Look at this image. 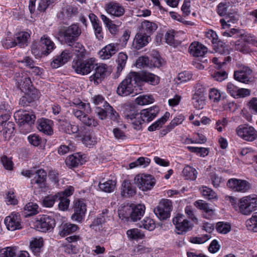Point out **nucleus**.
Listing matches in <instances>:
<instances>
[{
  "instance_id": "nucleus-16",
  "label": "nucleus",
  "mask_w": 257,
  "mask_h": 257,
  "mask_svg": "<svg viewBox=\"0 0 257 257\" xmlns=\"http://www.w3.org/2000/svg\"><path fill=\"white\" fill-rule=\"evenodd\" d=\"M16 81L19 84V87L22 91L27 93L31 92L33 87L31 78L27 76L25 72L16 74Z\"/></svg>"
},
{
  "instance_id": "nucleus-32",
  "label": "nucleus",
  "mask_w": 257,
  "mask_h": 257,
  "mask_svg": "<svg viewBox=\"0 0 257 257\" xmlns=\"http://www.w3.org/2000/svg\"><path fill=\"white\" fill-rule=\"evenodd\" d=\"M38 129L44 134L51 135L53 133L52 129L53 121L51 120L42 118L38 121Z\"/></svg>"
},
{
  "instance_id": "nucleus-20",
  "label": "nucleus",
  "mask_w": 257,
  "mask_h": 257,
  "mask_svg": "<svg viewBox=\"0 0 257 257\" xmlns=\"http://www.w3.org/2000/svg\"><path fill=\"white\" fill-rule=\"evenodd\" d=\"M23 175L28 178L34 176L33 181L37 184L44 185L47 176L46 172L43 169H39L36 171L34 170H26L22 172Z\"/></svg>"
},
{
  "instance_id": "nucleus-1",
  "label": "nucleus",
  "mask_w": 257,
  "mask_h": 257,
  "mask_svg": "<svg viewBox=\"0 0 257 257\" xmlns=\"http://www.w3.org/2000/svg\"><path fill=\"white\" fill-rule=\"evenodd\" d=\"M226 198L233 208L239 207V211L245 215H249L257 208V196L250 195L242 197L237 203V199L232 196H226Z\"/></svg>"
},
{
  "instance_id": "nucleus-11",
  "label": "nucleus",
  "mask_w": 257,
  "mask_h": 257,
  "mask_svg": "<svg viewBox=\"0 0 257 257\" xmlns=\"http://www.w3.org/2000/svg\"><path fill=\"white\" fill-rule=\"evenodd\" d=\"M172 209V204L169 199L162 200L154 212L160 220H166L170 216V212Z\"/></svg>"
},
{
  "instance_id": "nucleus-47",
  "label": "nucleus",
  "mask_w": 257,
  "mask_h": 257,
  "mask_svg": "<svg viewBox=\"0 0 257 257\" xmlns=\"http://www.w3.org/2000/svg\"><path fill=\"white\" fill-rule=\"evenodd\" d=\"M246 225L249 230L257 232V212H254L251 217L246 221Z\"/></svg>"
},
{
  "instance_id": "nucleus-57",
  "label": "nucleus",
  "mask_w": 257,
  "mask_h": 257,
  "mask_svg": "<svg viewBox=\"0 0 257 257\" xmlns=\"http://www.w3.org/2000/svg\"><path fill=\"white\" fill-rule=\"evenodd\" d=\"M127 59V56L123 53H119L118 55L117 59V72L121 71L124 67L126 60Z\"/></svg>"
},
{
  "instance_id": "nucleus-8",
  "label": "nucleus",
  "mask_w": 257,
  "mask_h": 257,
  "mask_svg": "<svg viewBox=\"0 0 257 257\" xmlns=\"http://www.w3.org/2000/svg\"><path fill=\"white\" fill-rule=\"evenodd\" d=\"M64 41L69 46L76 41L81 34V29L77 24L64 27L63 31Z\"/></svg>"
},
{
  "instance_id": "nucleus-30",
  "label": "nucleus",
  "mask_w": 257,
  "mask_h": 257,
  "mask_svg": "<svg viewBox=\"0 0 257 257\" xmlns=\"http://www.w3.org/2000/svg\"><path fill=\"white\" fill-rule=\"evenodd\" d=\"M43 239L42 237L34 238L30 244L31 250L36 257H40L43 251Z\"/></svg>"
},
{
  "instance_id": "nucleus-24",
  "label": "nucleus",
  "mask_w": 257,
  "mask_h": 257,
  "mask_svg": "<svg viewBox=\"0 0 257 257\" xmlns=\"http://www.w3.org/2000/svg\"><path fill=\"white\" fill-rule=\"evenodd\" d=\"M94 73L90 77V80H94L96 83H100L104 78L107 71L106 65L95 63Z\"/></svg>"
},
{
  "instance_id": "nucleus-5",
  "label": "nucleus",
  "mask_w": 257,
  "mask_h": 257,
  "mask_svg": "<svg viewBox=\"0 0 257 257\" xmlns=\"http://www.w3.org/2000/svg\"><path fill=\"white\" fill-rule=\"evenodd\" d=\"M159 111V108L157 106H154L142 110L140 112V114H138L137 117V118L139 119L138 120L134 122L135 130H140L142 128V124L144 122H149L152 121L156 117Z\"/></svg>"
},
{
  "instance_id": "nucleus-51",
  "label": "nucleus",
  "mask_w": 257,
  "mask_h": 257,
  "mask_svg": "<svg viewBox=\"0 0 257 257\" xmlns=\"http://www.w3.org/2000/svg\"><path fill=\"white\" fill-rule=\"evenodd\" d=\"M154 98L151 95H141L135 99L137 104L144 105L153 103Z\"/></svg>"
},
{
  "instance_id": "nucleus-17",
  "label": "nucleus",
  "mask_w": 257,
  "mask_h": 257,
  "mask_svg": "<svg viewBox=\"0 0 257 257\" xmlns=\"http://www.w3.org/2000/svg\"><path fill=\"white\" fill-rule=\"evenodd\" d=\"M234 78L239 82L248 84L253 81L252 70L248 67L243 66L238 70L234 71Z\"/></svg>"
},
{
  "instance_id": "nucleus-56",
  "label": "nucleus",
  "mask_w": 257,
  "mask_h": 257,
  "mask_svg": "<svg viewBox=\"0 0 257 257\" xmlns=\"http://www.w3.org/2000/svg\"><path fill=\"white\" fill-rule=\"evenodd\" d=\"M14 123L12 121H8L1 125L0 132H3V134L11 135L14 130Z\"/></svg>"
},
{
  "instance_id": "nucleus-64",
  "label": "nucleus",
  "mask_w": 257,
  "mask_h": 257,
  "mask_svg": "<svg viewBox=\"0 0 257 257\" xmlns=\"http://www.w3.org/2000/svg\"><path fill=\"white\" fill-rule=\"evenodd\" d=\"M240 37L244 42L251 44L257 47V39L254 36L250 34L242 33V35H240Z\"/></svg>"
},
{
  "instance_id": "nucleus-9",
  "label": "nucleus",
  "mask_w": 257,
  "mask_h": 257,
  "mask_svg": "<svg viewBox=\"0 0 257 257\" xmlns=\"http://www.w3.org/2000/svg\"><path fill=\"white\" fill-rule=\"evenodd\" d=\"M134 182L136 185L144 191L151 190L156 183L154 177L145 174L137 175L135 177Z\"/></svg>"
},
{
  "instance_id": "nucleus-63",
  "label": "nucleus",
  "mask_w": 257,
  "mask_h": 257,
  "mask_svg": "<svg viewBox=\"0 0 257 257\" xmlns=\"http://www.w3.org/2000/svg\"><path fill=\"white\" fill-rule=\"evenodd\" d=\"M212 46L214 50L216 53L223 54L225 52L224 43L222 41L218 39L216 42L213 43Z\"/></svg>"
},
{
  "instance_id": "nucleus-43",
  "label": "nucleus",
  "mask_w": 257,
  "mask_h": 257,
  "mask_svg": "<svg viewBox=\"0 0 257 257\" xmlns=\"http://www.w3.org/2000/svg\"><path fill=\"white\" fill-rule=\"evenodd\" d=\"M72 48L73 53L76 55L78 58H82L84 57L86 50L84 46L78 42H74L70 46Z\"/></svg>"
},
{
  "instance_id": "nucleus-3",
  "label": "nucleus",
  "mask_w": 257,
  "mask_h": 257,
  "mask_svg": "<svg viewBox=\"0 0 257 257\" xmlns=\"http://www.w3.org/2000/svg\"><path fill=\"white\" fill-rule=\"evenodd\" d=\"M145 209V205L141 204L135 206H125L118 210V216L122 219L130 218L133 221H136L144 215Z\"/></svg>"
},
{
  "instance_id": "nucleus-52",
  "label": "nucleus",
  "mask_w": 257,
  "mask_h": 257,
  "mask_svg": "<svg viewBox=\"0 0 257 257\" xmlns=\"http://www.w3.org/2000/svg\"><path fill=\"white\" fill-rule=\"evenodd\" d=\"M16 247H7L0 250V257H14L16 254Z\"/></svg>"
},
{
  "instance_id": "nucleus-7",
  "label": "nucleus",
  "mask_w": 257,
  "mask_h": 257,
  "mask_svg": "<svg viewBox=\"0 0 257 257\" xmlns=\"http://www.w3.org/2000/svg\"><path fill=\"white\" fill-rule=\"evenodd\" d=\"M95 60L91 58L85 60L79 59L74 60L72 63V67L75 71L82 75L89 73L95 67Z\"/></svg>"
},
{
  "instance_id": "nucleus-59",
  "label": "nucleus",
  "mask_w": 257,
  "mask_h": 257,
  "mask_svg": "<svg viewBox=\"0 0 257 257\" xmlns=\"http://www.w3.org/2000/svg\"><path fill=\"white\" fill-rule=\"evenodd\" d=\"M72 103L75 106H78L80 109H83L87 113H91L92 112L90 105L89 103H85L80 100H74Z\"/></svg>"
},
{
  "instance_id": "nucleus-36",
  "label": "nucleus",
  "mask_w": 257,
  "mask_h": 257,
  "mask_svg": "<svg viewBox=\"0 0 257 257\" xmlns=\"http://www.w3.org/2000/svg\"><path fill=\"white\" fill-rule=\"evenodd\" d=\"M30 37V34L26 32H21L15 35L16 46L24 48L28 45V40Z\"/></svg>"
},
{
  "instance_id": "nucleus-39",
  "label": "nucleus",
  "mask_w": 257,
  "mask_h": 257,
  "mask_svg": "<svg viewBox=\"0 0 257 257\" xmlns=\"http://www.w3.org/2000/svg\"><path fill=\"white\" fill-rule=\"evenodd\" d=\"M158 28V25L154 22L149 21H145L142 23V29L141 31L148 34L150 37Z\"/></svg>"
},
{
  "instance_id": "nucleus-31",
  "label": "nucleus",
  "mask_w": 257,
  "mask_h": 257,
  "mask_svg": "<svg viewBox=\"0 0 257 257\" xmlns=\"http://www.w3.org/2000/svg\"><path fill=\"white\" fill-rule=\"evenodd\" d=\"M106 11L108 14L115 17H120L124 13V9L121 5L115 2H110L107 4Z\"/></svg>"
},
{
  "instance_id": "nucleus-26",
  "label": "nucleus",
  "mask_w": 257,
  "mask_h": 257,
  "mask_svg": "<svg viewBox=\"0 0 257 257\" xmlns=\"http://www.w3.org/2000/svg\"><path fill=\"white\" fill-rule=\"evenodd\" d=\"M108 213V210L107 209L103 210L102 213L100 214L90 225V227L96 231L102 230L103 229L102 224L109 219L107 215Z\"/></svg>"
},
{
  "instance_id": "nucleus-38",
  "label": "nucleus",
  "mask_w": 257,
  "mask_h": 257,
  "mask_svg": "<svg viewBox=\"0 0 257 257\" xmlns=\"http://www.w3.org/2000/svg\"><path fill=\"white\" fill-rule=\"evenodd\" d=\"M83 162L82 156L78 154L69 156L66 160V164L70 167H77L82 165Z\"/></svg>"
},
{
  "instance_id": "nucleus-28",
  "label": "nucleus",
  "mask_w": 257,
  "mask_h": 257,
  "mask_svg": "<svg viewBox=\"0 0 257 257\" xmlns=\"http://www.w3.org/2000/svg\"><path fill=\"white\" fill-rule=\"evenodd\" d=\"M189 51L194 57H201L207 52V48L199 42H193L189 46Z\"/></svg>"
},
{
  "instance_id": "nucleus-4",
  "label": "nucleus",
  "mask_w": 257,
  "mask_h": 257,
  "mask_svg": "<svg viewBox=\"0 0 257 257\" xmlns=\"http://www.w3.org/2000/svg\"><path fill=\"white\" fill-rule=\"evenodd\" d=\"M137 73L133 72L118 86L117 93L121 96H127L133 92L134 84L138 82Z\"/></svg>"
},
{
  "instance_id": "nucleus-14",
  "label": "nucleus",
  "mask_w": 257,
  "mask_h": 257,
  "mask_svg": "<svg viewBox=\"0 0 257 257\" xmlns=\"http://www.w3.org/2000/svg\"><path fill=\"white\" fill-rule=\"evenodd\" d=\"M74 115L84 125L90 127H95L98 125V122L93 116L88 115L85 111L81 110L73 109L72 111Z\"/></svg>"
},
{
  "instance_id": "nucleus-22",
  "label": "nucleus",
  "mask_w": 257,
  "mask_h": 257,
  "mask_svg": "<svg viewBox=\"0 0 257 257\" xmlns=\"http://www.w3.org/2000/svg\"><path fill=\"white\" fill-rule=\"evenodd\" d=\"M123 114L125 119L132 121L133 126L135 129L134 122L138 120L139 119L137 117L140 113L138 112L135 106L130 104H125L123 108Z\"/></svg>"
},
{
  "instance_id": "nucleus-44",
  "label": "nucleus",
  "mask_w": 257,
  "mask_h": 257,
  "mask_svg": "<svg viewBox=\"0 0 257 257\" xmlns=\"http://www.w3.org/2000/svg\"><path fill=\"white\" fill-rule=\"evenodd\" d=\"M99 139L96 137L95 135L92 133L86 134L83 139V143L87 146L90 147L97 143Z\"/></svg>"
},
{
  "instance_id": "nucleus-19",
  "label": "nucleus",
  "mask_w": 257,
  "mask_h": 257,
  "mask_svg": "<svg viewBox=\"0 0 257 257\" xmlns=\"http://www.w3.org/2000/svg\"><path fill=\"white\" fill-rule=\"evenodd\" d=\"M86 211V206L84 201L78 200L75 202L74 206V213L72 215V219L77 222H81L84 219Z\"/></svg>"
},
{
  "instance_id": "nucleus-6",
  "label": "nucleus",
  "mask_w": 257,
  "mask_h": 257,
  "mask_svg": "<svg viewBox=\"0 0 257 257\" xmlns=\"http://www.w3.org/2000/svg\"><path fill=\"white\" fill-rule=\"evenodd\" d=\"M159 111V108L157 106H154L142 110L140 112V114H138L137 117V118L139 119L138 120L134 122L135 130H140L142 128V124L144 122H149L152 121L156 117Z\"/></svg>"
},
{
  "instance_id": "nucleus-40",
  "label": "nucleus",
  "mask_w": 257,
  "mask_h": 257,
  "mask_svg": "<svg viewBox=\"0 0 257 257\" xmlns=\"http://www.w3.org/2000/svg\"><path fill=\"white\" fill-rule=\"evenodd\" d=\"M197 174L195 169L189 165H186L182 171V176L186 180H195Z\"/></svg>"
},
{
  "instance_id": "nucleus-48",
  "label": "nucleus",
  "mask_w": 257,
  "mask_h": 257,
  "mask_svg": "<svg viewBox=\"0 0 257 257\" xmlns=\"http://www.w3.org/2000/svg\"><path fill=\"white\" fill-rule=\"evenodd\" d=\"M115 187V183L112 180H108L103 183L99 184V187L100 190L105 192H112Z\"/></svg>"
},
{
  "instance_id": "nucleus-42",
  "label": "nucleus",
  "mask_w": 257,
  "mask_h": 257,
  "mask_svg": "<svg viewBox=\"0 0 257 257\" xmlns=\"http://www.w3.org/2000/svg\"><path fill=\"white\" fill-rule=\"evenodd\" d=\"M38 206L33 202L27 203L24 207L23 213L25 217L35 215L38 213Z\"/></svg>"
},
{
  "instance_id": "nucleus-10",
  "label": "nucleus",
  "mask_w": 257,
  "mask_h": 257,
  "mask_svg": "<svg viewBox=\"0 0 257 257\" xmlns=\"http://www.w3.org/2000/svg\"><path fill=\"white\" fill-rule=\"evenodd\" d=\"M207 88L201 84L196 86V91L192 97L194 106L198 109H202L205 104Z\"/></svg>"
},
{
  "instance_id": "nucleus-33",
  "label": "nucleus",
  "mask_w": 257,
  "mask_h": 257,
  "mask_svg": "<svg viewBox=\"0 0 257 257\" xmlns=\"http://www.w3.org/2000/svg\"><path fill=\"white\" fill-rule=\"evenodd\" d=\"M42 49V53L45 55L50 54L55 48V44L47 36H43L40 42Z\"/></svg>"
},
{
  "instance_id": "nucleus-21",
  "label": "nucleus",
  "mask_w": 257,
  "mask_h": 257,
  "mask_svg": "<svg viewBox=\"0 0 257 257\" xmlns=\"http://www.w3.org/2000/svg\"><path fill=\"white\" fill-rule=\"evenodd\" d=\"M5 223L8 230L14 231L22 228L20 214L12 213L6 217Z\"/></svg>"
},
{
  "instance_id": "nucleus-2",
  "label": "nucleus",
  "mask_w": 257,
  "mask_h": 257,
  "mask_svg": "<svg viewBox=\"0 0 257 257\" xmlns=\"http://www.w3.org/2000/svg\"><path fill=\"white\" fill-rule=\"evenodd\" d=\"M15 119L18 121L22 133L27 134L32 130V125L34 123L36 116L33 111L19 110L14 114Z\"/></svg>"
},
{
  "instance_id": "nucleus-55",
  "label": "nucleus",
  "mask_w": 257,
  "mask_h": 257,
  "mask_svg": "<svg viewBox=\"0 0 257 257\" xmlns=\"http://www.w3.org/2000/svg\"><path fill=\"white\" fill-rule=\"evenodd\" d=\"M103 106L106 109L107 115H108L111 119L114 121L117 120L119 115L113 107L109 105L107 102H104Z\"/></svg>"
},
{
  "instance_id": "nucleus-49",
  "label": "nucleus",
  "mask_w": 257,
  "mask_h": 257,
  "mask_svg": "<svg viewBox=\"0 0 257 257\" xmlns=\"http://www.w3.org/2000/svg\"><path fill=\"white\" fill-rule=\"evenodd\" d=\"M35 97L36 96L33 93H32V95H31V92L25 93V95L20 98L19 104L23 106H28L34 101Z\"/></svg>"
},
{
  "instance_id": "nucleus-29",
  "label": "nucleus",
  "mask_w": 257,
  "mask_h": 257,
  "mask_svg": "<svg viewBox=\"0 0 257 257\" xmlns=\"http://www.w3.org/2000/svg\"><path fill=\"white\" fill-rule=\"evenodd\" d=\"M137 77H139L138 82L143 81L152 85H156L160 82V78L158 76L150 72H144L141 74L137 73Z\"/></svg>"
},
{
  "instance_id": "nucleus-61",
  "label": "nucleus",
  "mask_w": 257,
  "mask_h": 257,
  "mask_svg": "<svg viewBox=\"0 0 257 257\" xmlns=\"http://www.w3.org/2000/svg\"><path fill=\"white\" fill-rule=\"evenodd\" d=\"M187 148L190 152L196 153L201 157L207 156L209 153L208 149L205 148L189 146Z\"/></svg>"
},
{
  "instance_id": "nucleus-13",
  "label": "nucleus",
  "mask_w": 257,
  "mask_h": 257,
  "mask_svg": "<svg viewBox=\"0 0 257 257\" xmlns=\"http://www.w3.org/2000/svg\"><path fill=\"white\" fill-rule=\"evenodd\" d=\"M55 219L47 215H43L35 222L37 229L44 232L51 230L55 227Z\"/></svg>"
},
{
  "instance_id": "nucleus-46",
  "label": "nucleus",
  "mask_w": 257,
  "mask_h": 257,
  "mask_svg": "<svg viewBox=\"0 0 257 257\" xmlns=\"http://www.w3.org/2000/svg\"><path fill=\"white\" fill-rule=\"evenodd\" d=\"M150 162L151 160L149 158L141 157L135 161L130 164V168L133 169L139 166H142L143 168H145L150 164Z\"/></svg>"
},
{
  "instance_id": "nucleus-15",
  "label": "nucleus",
  "mask_w": 257,
  "mask_h": 257,
  "mask_svg": "<svg viewBox=\"0 0 257 257\" xmlns=\"http://www.w3.org/2000/svg\"><path fill=\"white\" fill-rule=\"evenodd\" d=\"M173 223L175 225L177 230V233L179 234H183L190 230L192 227L191 223L187 219L184 218L182 214H178L173 219Z\"/></svg>"
},
{
  "instance_id": "nucleus-62",
  "label": "nucleus",
  "mask_w": 257,
  "mask_h": 257,
  "mask_svg": "<svg viewBox=\"0 0 257 257\" xmlns=\"http://www.w3.org/2000/svg\"><path fill=\"white\" fill-rule=\"evenodd\" d=\"M2 43L3 46L6 49L11 48L16 46L15 37L14 38L6 37L2 40Z\"/></svg>"
},
{
  "instance_id": "nucleus-54",
  "label": "nucleus",
  "mask_w": 257,
  "mask_h": 257,
  "mask_svg": "<svg viewBox=\"0 0 257 257\" xmlns=\"http://www.w3.org/2000/svg\"><path fill=\"white\" fill-rule=\"evenodd\" d=\"M127 236L133 239H142L144 237V234L138 228L129 229L126 231Z\"/></svg>"
},
{
  "instance_id": "nucleus-45",
  "label": "nucleus",
  "mask_w": 257,
  "mask_h": 257,
  "mask_svg": "<svg viewBox=\"0 0 257 257\" xmlns=\"http://www.w3.org/2000/svg\"><path fill=\"white\" fill-rule=\"evenodd\" d=\"M199 191L202 196L206 199L211 200L217 198L216 193L211 188L202 186L199 188Z\"/></svg>"
},
{
  "instance_id": "nucleus-58",
  "label": "nucleus",
  "mask_w": 257,
  "mask_h": 257,
  "mask_svg": "<svg viewBox=\"0 0 257 257\" xmlns=\"http://www.w3.org/2000/svg\"><path fill=\"white\" fill-rule=\"evenodd\" d=\"M141 226H143L144 228L152 231L155 228L156 224L153 219L146 217L142 221Z\"/></svg>"
},
{
  "instance_id": "nucleus-34",
  "label": "nucleus",
  "mask_w": 257,
  "mask_h": 257,
  "mask_svg": "<svg viewBox=\"0 0 257 257\" xmlns=\"http://www.w3.org/2000/svg\"><path fill=\"white\" fill-rule=\"evenodd\" d=\"M194 205L200 210L203 211V216L207 218H211L214 215V210L210 208L208 203L202 200H199L194 202Z\"/></svg>"
},
{
  "instance_id": "nucleus-25",
  "label": "nucleus",
  "mask_w": 257,
  "mask_h": 257,
  "mask_svg": "<svg viewBox=\"0 0 257 257\" xmlns=\"http://www.w3.org/2000/svg\"><path fill=\"white\" fill-rule=\"evenodd\" d=\"M71 57L72 55L69 51L65 50L54 58L51 63V66L53 68H57L66 63Z\"/></svg>"
},
{
  "instance_id": "nucleus-53",
  "label": "nucleus",
  "mask_w": 257,
  "mask_h": 257,
  "mask_svg": "<svg viewBox=\"0 0 257 257\" xmlns=\"http://www.w3.org/2000/svg\"><path fill=\"white\" fill-rule=\"evenodd\" d=\"M150 60L148 57L143 56L139 57L136 62V66L139 68L150 67Z\"/></svg>"
},
{
  "instance_id": "nucleus-23",
  "label": "nucleus",
  "mask_w": 257,
  "mask_h": 257,
  "mask_svg": "<svg viewBox=\"0 0 257 257\" xmlns=\"http://www.w3.org/2000/svg\"><path fill=\"white\" fill-rule=\"evenodd\" d=\"M150 40L149 35L140 31L136 35L133 46L136 49L139 50L147 45Z\"/></svg>"
},
{
  "instance_id": "nucleus-35",
  "label": "nucleus",
  "mask_w": 257,
  "mask_h": 257,
  "mask_svg": "<svg viewBox=\"0 0 257 257\" xmlns=\"http://www.w3.org/2000/svg\"><path fill=\"white\" fill-rule=\"evenodd\" d=\"M78 228V226L76 224L63 223L59 227V234L64 237L74 232Z\"/></svg>"
},
{
  "instance_id": "nucleus-37",
  "label": "nucleus",
  "mask_w": 257,
  "mask_h": 257,
  "mask_svg": "<svg viewBox=\"0 0 257 257\" xmlns=\"http://www.w3.org/2000/svg\"><path fill=\"white\" fill-rule=\"evenodd\" d=\"M136 189L128 180H124L121 185V195L122 196L129 197L136 194Z\"/></svg>"
},
{
  "instance_id": "nucleus-27",
  "label": "nucleus",
  "mask_w": 257,
  "mask_h": 257,
  "mask_svg": "<svg viewBox=\"0 0 257 257\" xmlns=\"http://www.w3.org/2000/svg\"><path fill=\"white\" fill-rule=\"evenodd\" d=\"M117 44L111 43L103 48L99 52V55L101 59H109L117 52Z\"/></svg>"
},
{
  "instance_id": "nucleus-50",
  "label": "nucleus",
  "mask_w": 257,
  "mask_h": 257,
  "mask_svg": "<svg viewBox=\"0 0 257 257\" xmlns=\"http://www.w3.org/2000/svg\"><path fill=\"white\" fill-rule=\"evenodd\" d=\"M61 194H55L54 195H50L46 196L43 201V205L46 207H51L53 206L55 201H57V198H59Z\"/></svg>"
},
{
  "instance_id": "nucleus-12",
  "label": "nucleus",
  "mask_w": 257,
  "mask_h": 257,
  "mask_svg": "<svg viewBox=\"0 0 257 257\" xmlns=\"http://www.w3.org/2000/svg\"><path fill=\"white\" fill-rule=\"evenodd\" d=\"M238 136L244 141L252 142L257 138V132L254 128L248 125H240L236 129Z\"/></svg>"
},
{
  "instance_id": "nucleus-18",
  "label": "nucleus",
  "mask_w": 257,
  "mask_h": 257,
  "mask_svg": "<svg viewBox=\"0 0 257 257\" xmlns=\"http://www.w3.org/2000/svg\"><path fill=\"white\" fill-rule=\"evenodd\" d=\"M227 185L233 191L243 193L251 188L250 184L247 181L235 178L229 179Z\"/></svg>"
},
{
  "instance_id": "nucleus-41",
  "label": "nucleus",
  "mask_w": 257,
  "mask_h": 257,
  "mask_svg": "<svg viewBox=\"0 0 257 257\" xmlns=\"http://www.w3.org/2000/svg\"><path fill=\"white\" fill-rule=\"evenodd\" d=\"M169 116L170 113L167 111L166 112L162 117L153 123L151 125L149 126L148 128V131L150 132H153L159 129L162 127L163 124L166 122V121L169 118Z\"/></svg>"
},
{
  "instance_id": "nucleus-60",
  "label": "nucleus",
  "mask_w": 257,
  "mask_h": 257,
  "mask_svg": "<svg viewBox=\"0 0 257 257\" xmlns=\"http://www.w3.org/2000/svg\"><path fill=\"white\" fill-rule=\"evenodd\" d=\"M64 131L69 134L77 133L79 131V126L77 124H72L69 122H66L63 123Z\"/></svg>"
}]
</instances>
